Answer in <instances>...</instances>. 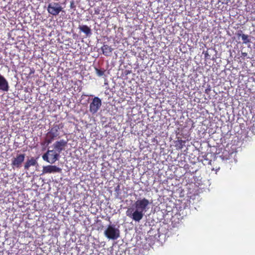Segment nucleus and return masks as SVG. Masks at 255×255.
Segmentation results:
<instances>
[{"label": "nucleus", "instance_id": "f257e3e1", "mask_svg": "<svg viewBox=\"0 0 255 255\" xmlns=\"http://www.w3.org/2000/svg\"><path fill=\"white\" fill-rule=\"evenodd\" d=\"M149 205L150 202L148 199L145 198L138 199L128 209L126 215L133 221L139 222L149 209Z\"/></svg>", "mask_w": 255, "mask_h": 255}, {"label": "nucleus", "instance_id": "f3484780", "mask_svg": "<svg viewBox=\"0 0 255 255\" xmlns=\"http://www.w3.org/2000/svg\"><path fill=\"white\" fill-rule=\"evenodd\" d=\"M203 54H204V57H205V59H210V57H211V56L208 53V51H204L203 52Z\"/></svg>", "mask_w": 255, "mask_h": 255}, {"label": "nucleus", "instance_id": "39448f33", "mask_svg": "<svg viewBox=\"0 0 255 255\" xmlns=\"http://www.w3.org/2000/svg\"><path fill=\"white\" fill-rule=\"evenodd\" d=\"M59 153H57L54 150H48L47 151L42 155V158L44 161L53 164L58 160Z\"/></svg>", "mask_w": 255, "mask_h": 255}, {"label": "nucleus", "instance_id": "0eeeda50", "mask_svg": "<svg viewBox=\"0 0 255 255\" xmlns=\"http://www.w3.org/2000/svg\"><path fill=\"white\" fill-rule=\"evenodd\" d=\"M25 154H17L15 157H13L11 159V165L13 169L14 168H20L21 167V165L24 161Z\"/></svg>", "mask_w": 255, "mask_h": 255}, {"label": "nucleus", "instance_id": "9d476101", "mask_svg": "<svg viewBox=\"0 0 255 255\" xmlns=\"http://www.w3.org/2000/svg\"><path fill=\"white\" fill-rule=\"evenodd\" d=\"M37 164V159L33 157H31L30 159H27L26 161L24 168L25 170H28L30 166H34Z\"/></svg>", "mask_w": 255, "mask_h": 255}, {"label": "nucleus", "instance_id": "423d86ee", "mask_svg": "<svg viewBox=\"0 0 255 255\" xmlns=\"http://www.w3.org/2000/svg\"><path fill=\"white\" fill-rule=\"evenodd\" d=\"M63 7L59 2H51L49 3L47 7L48 12L52 15H57L62 11Z\"/></svg>", "mask_w": 255, "mask_h": 255}, {"label": "nucleus", "instance_id": "4468645a", "mask_svg": "<svg viewBox=\"0 0 255 255\" xmlns=\"http://www.w3.org/2000/svg\"><path fill=\"white\" fill-rule=\"evenodd\" d=\"M185 141L182 139L178 140L176 142L175 146L178 149H182L183 147Z\"/></svg>", "mask_w": 255, "mask_h": 255}, {"label": "nucleus", "instance_id": "6ab92c4d", "mask_svg": "<svg viewBox=\"0 0 255 255\" xmlns=\"http://www.w3.org/2000/svg\"><path fill=\"white\" fill-rule=\"evenodd\" d=\"M241 54H242V56H243V57H246L248 55V53L246 52H242Z\"/></svg>", "mask_w": 255, "mask_h": 255}, {"label": "nucleus", "instance_id": "1a4fd4ad", "mask_svg": "<svg viewBox=\"0 0 255 255\" xmlns=\"http://www.w3.org/2000/svg\"><path fill=\"white\" fill-rule=\"evenodd\" d=\"M67 144V141L61 139L59 141H56L53 144V146L56 151L60 153L62 150H64L65 147Z\"/></svg>", "mask_w": 255, "mask_h": 255}, {"label": "nucleus", "instance_id": "7ed1b4c3", "mask_svg": "<svg viewBox=\"0 0 255 255\" xmlns=\"http://www.w3.org/2000/svg\"><path fill=\"white\" fill-rule=\"evenodd\" d=\"M63 128L62 124H54L52 127L49 130L46 134V138L45 139L46 143L48 145L51 143L54 139L59 135V130Z\"/></svg>", "mask_w": 255, "mask_h": 255}, {"label": "nucleus", "instance_id": "6e6552de", "mask_svg": "<svg viewBox=\"0 0 255 255\" xmlns=\"http://www.w3.org/2000/svg\"><path fill=\"white\" fill-rule=\"evenodd\" d=\"M62 171V169L57 167L55 165H47L43 167L42 173H60Z\"/></svg>", "mask_w": 255, "mask_h": 255}, {"label": "nucleus", "instance_id": "aec40b11", "mask_svg": "<svg viewBox=\"0 0 255 255\" xmlns=\"http://www.w3.org/2000/svg\"><path fill=\"white\" fill-rule=\"evenodd\" d=\"M74 7V2H73V1H72V2H71V4H70V7H71V8H73Z\"/></svg>", "mask_w": 255, "mask_h": 255}, {"label": "nucleus", "instance_id": "a211bd4d", "mask_svg": "<svg viewBox=\"0 0 255 255\" xmlns=\"http://www.w3.org/2000/svg\"><path fill=\"white\" fill-rule=\"evenodd\" d=\"M244 34L243 33V31L242 30H239L236 33V35L238 37H242V35Z\"/></svg>", "mask_w": 255, "mask_h": 255}, {"label": "nucleus", "instance_id": "f03ea898", "mask_svg": "<svg viewBox=\"0 0 255 255\" xmlns=\"http://www.w3.org/2000/svg\"><path fill=\"white\" fill-rule=\"evenodd\" d=\"M104 235L109 240H116L120 237V232L119 227L110 224L104 231Z\"/></svg>", "mask_w": 255, "mask_h": 255}, {"label": "nucleus", "instance_id": "4be33fe9", "mask_svg": "<svg viewBox=\"0 0 255 255\" xmlns=\"http://www.w3.org/2000/svg\"><path fill=\"white\" fill-rule=\"evenodd\" d=\"M205 91H206V93H207V91H208V89H206Z\"/></svg>", "mask_w": 255, "mask_h": 255}, {"label": "nucleus", "instance_id": "dca6fc26", "mask_svg": "<svg viewBox=\"0 0 255 255\" xmlns=\"http://www.w3.org/2000/svg\"><path fill=\"white\" fill-rule=\"evenodd\" d=\"M95 71L96 74L99 77H102L105 74V70L104 69H99L95 68Z\"/></svg>", "mask_w": 255, "mask_h": 255}, {"label": "nucleus", "instance_id": "f8f14e48", "mask_svg": "<svg viewBox=\"0 0 255 255\" xmlns=\"http://www.w3.org/2000/svg\"><path fill=\"white\" fill-rule=\"evenodd\" d=\"M79 29L81 31L84 33L87 36H90L92 34L91 29L86 25H79Z\"/></svg>", "mask_w": 255, "mask_h": 255}, {"label": "nucleus", "instance_id": "412c9836", "mask_svg": "<svg viewBox=\"0 0 255 255\" xmlns=\"http://www.w3.org/2000/svg\"><path fill=\"white\" fill-rule=\"evenodd\" d=\"M34 72V70H31V69L30 74H31V73H33Z\"/></svg>", "mask_w": 255, "mask_h": 255}, {"label": "nucleus", "instance_id": "9b49d317", "mask_svg": "<svg viewBox=\"0 0 255 255\" xmlns=\"http://www.w3.org/2000/svg\"><path fill=\"white\" fill-rule=\"evenodd\" d=\"M101 50L102 51L103 54L106 56H109L111 55L112 52L113 51V48L109 46L108 45H104L101 47Z\"/></svg>", "mask_w": 255, "mask_h": 255}, {"label": "nucleus", "instance_id": "20e7f679", "mask_svg": "<svg viewBox=\"0 0 255 255\" xmlns=\"http://www.w3.org/2000/svg\"><path fill=\"white\" fill-rule=\"evenodd\" d=\"M102 104L101 99L98 97H95L91 99V101L89 104V112L92 115L96 114L100 109Z\"/></svg>", "mask_w": 255, "mask_h": 255}, {"label": "nucleus", "instance_id": "ddd939ff", "mask_svg": "<svg viewBox=\"0 0 255 255\" xmlns=\"http://www.w3.org/2000/svg\"><path fill=\"white\" fill-rule=\"evenodd\" d=\"M233 154V152L229 153L227 151H225L223 152V154L220 157L222 160H227L230 159V157L232 156Z\"/></svg>", "mask_w": 255, "mask_h": 255}, {"label": "nucleus", "instance_id": "2eb2a0df", "mask_svg": "<svg viewBox=\"0 0 255 255\" xmlns=\"http://www.w3.org/2000/svg\"><path fill=\"white\" fill-rule=\"evenodd\" d=\"M242 39L244 44H247L251 42V40L249 39V36L245 34L242 35Z\"/></svg>", "mask_w": 255, "mask_h": 255}]
</instances>
